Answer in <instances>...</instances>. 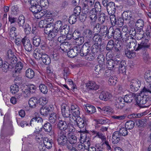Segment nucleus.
Returning a JSON list of instances; mask_svg holds the SVG:
<instances>
[{
    "label": "nucleus",
    "mask_w": 151,
    "mask_h": 151,
    "mask_svg": "<svg viewBox=\"0 0 151 151\" xmlns=\"http://www.w3.org/2000/svg\"><path fill=\"white\" fill-rule=\"evenodd\" d=\"M150 92L145 87H144L139 95L136 97V101L137 103L140 105H143V107H147L149 106L150 104L149 99L147 96L148 93Z\"/></svg>",
    "instance_id": "obj_1"
},
{
    "label": "nucleus",
    "mask_w": 151,
    "mask_h": 151,
    "mask_svg": "<svg viewBox=\"0 0 151 151\" xmlns=\"http://www.w3.org/2000/svg\"><path fill=\"white\" fill-rule=\"evenodd\" d=\"M122 17L123 21L129 24L130 26H133L134 24L135 17L134 14L129 11H124L122 14Z\"/></svg>",
    "instance_id": "obj_2"
},
{
    "label": "nucleus",
    "mask_w": 151,
    "mask_h": 151,
    "mask_svg": "<svg viewBox=\"0 0 151 151\" xmlns=\"http://www.w3.org/2000/svg\"><path fill=\"white\" fill-rule=\"evenodd\" d=\"M66 135V132L65 131H60L59 132L58 138V144L61 146L66 145L68 149H70L71 146L68 143Z\"/></svg>",
    "instance_id": "obj_3"
},
{
    "label": "nucleus",
    "mask_w": 151,
    "mask_h": 151,
    "mask_svg": "<svg viewBox=\"0 0 151 151\" xmlns=\"http://www.w3.org/2000/svg\"><path fill=\"white\" fill-rule=\"evenodd\" d=\"M91 43L85 42L83 45H78L77 46L79 49H78V54L82 56H85L91 50Z\"/></svg>",
    "instance_id": "obj_4"
},
{
    "label": "nucleus",
    "mask_w": 151,
    "mask_h": 151,
    "mask_svg": "<svg viewBox=\"0 0 151 151\" xmlns=\"http://www.w3.org/2000/svg\"><path fill=\"white\" fill-rule=\"evenodd\" d=\"M45 34L48 35V38L50 40L55 39L58 35L59 30L57 28H54L52 27L50 28H45L44 30Z\"/></svg>",
    "instance_id": "obj_5"
},
{
    "label": "nucleus",
    "mask_w": 151,
    "mask_h": 151,
    "mask_svg": "<svg viewBox=\"0 0 151 151\" xmlns=\"http://www.w3.org/2000/svg\"><path fill=\"white\" fill-rule=\"evenodd\" d=\"M141 85V81L137 78L131 80L129 83V87L131 90L133 91H136L139 89Z\"/></svg>",
    "instance_id": "obj_6"
},
{
    "label": "nucleus",
    "mask_w": 151,
    "mask_h": 151,
    "mask_svg": "<svg viewBox=\"0 0 151 151\" xmlns=\"http://www.w3.org/2000/svg\"><path fill=\"white\" fill-rule=\"evenodd\" d=\"M121 32L119 28H117L114 30L112 27H110L109 28V33L110 35L108 37L109 38L113 36L114 38L117 39H121Z\"/></svg>",
    "instance_id": "obj_7"
},
{
    "label": "nucleus",
    "mask_w": 151,
    "mask_h": 151,
    "mask_svg": "<svg viewBox=\"0 0 151 151\" xmlns=\"http://www.w3.org/2000/svg\"><path fill=\"white\" fill-rule=\"evenodd\" d=\"M82 1V12L84 14H87L90 8L94 4V0H83Z\"/></svg>",
    "instance_id": "obj_8"
},
{
    "label": "nucleus",
    "mask_w": 151,
    "mask_h": 151,
    "mask_svg": "<svg viewBox=\"0 0 151 151\" xmlns=\"http://www.w3.org/2000/svg\"><path fill=\"white\" fill-rule=\"evenodd\" d=\"M98 13L94 9H92L90 11L88 17L90 25L91 26H94L96 24L97 18V14Z\"/></svg>",
    "instance_id": "obj_9"
},
{
    "label": "nucleus",
    "mask_w": 151,
    "mask_h": 151,
    "mask_svg": "<svg viewBox=\"0 0 151 151\" xmlns=\"http://www.w3.org/2000/svg\"><path fill=\"white\" fill-rule=\"evenodd\" d=\"M83 35L86 41L85 42L91 43L92 36V32L89 29H85L83 33Z\"/></svg>",
    "instance_id": "obj_10"
},
{
    "label": "nucleus",
    "mask_w": 151,
    "mask_h": 151,
    "mask_svg": "<svg viewBox=\"0 0 151 151\" xmlns=\"http://www.w3.org/2000/svg\"><path fill=\"white\" fill-rule=\"evenodd\" d=\"M90 145V142L88 139H86L83 143L79 144L77 147V148L79 150L83 151L85 149H88Z\"/></svg>",
    "instance_id": "obj_11"
},
{
    "label": "nucleus",
    "mask_w": 151,
    "mask_h": 151,
    "mask_svg": "<svg viewBox=\"0 0 151 151\" xmlns=\"http://www.w3.org/2000/svg\"><path fill=\"white\" fill-rule=\"evenodd\" d=\"M106 5L107 6L106 9L108 14L109 15L114 14L116 11L114 3L111 2L107 4L106 3Z\"/></svg>",
    "instance_id": "obj_12"
},
{
    "label": "nucleus",
    "mask_w": 151,
    "mask_h": 151,
    "mask_svg": "<svg viewBox=\"0 0 151 151\" xmlns=\"http://www.w3.org/2000/svg\"><path fill=\"white\" fill-rule=\"evenodd\" d=\"M22 42L26 51L28 52H30L32 51V46L29 40L23 39Z\"/></svg>",
    "instance_id": "obj_13"
},
{
    "label": "nucleus",
    "mask_w": 151,
    "mask_h": 151,
    "mask_svg": "<svg viewBox=\"0 0 151 151\" xmlns=\"http://www.w3.org/2000/svg\"><path fill=\"white\" fill-rule=\"evenodd\" d=\"M71 123L69 122V120L66 121H63L60 120L59 121L58 124V127L61 131H65L68 128V126L67 123Z\"/></svg>",
    "instance_id": "obj_14"
},
{
    "label": "nucleus",
    "mask_w": 151,
    "mask_h": 151,
    "mask_svg": "<svg viewBox=\"0 0 151 151\" xmlns=\"http://www.w3.org/2000/svg\"><path fill=\"white\" fill-rule=\"evenodd\" d=\"M111 97V94L106 91H102L99 96V98L101 100L105 101L109 100Z\"/></svg>",
    "instance_id": "obj_15"
},
{
    "label": "nucleus",
    "mask_w": 151,
    "mask_h": 151,
    "mask_svg": "<svg viewBox=\"0 0 151 151\" xmlns=\"http://www.w3.org/2000/svg\"><path fill=\"white\" fill-rule=\"evenodd\" d=\"M70 122L74 124L75 125H77L80 128L84 127L85 125L84 120L80 116L77 118L76 120H75L74 122L70 121Z\"/></svg>",
    "instance_id": "obj_16"
},
{
    "label": "nucleus",
    "mask_w": 151,
    "mask_h": 151,
    "mask_svg": "<svg viewBox=\"0 0 151 151\" xmlns=\"http://www.w3.org/2000/svg\"><path fill=\"white\" fill-rule=\"evenodd\" d=\"M145 38L143 40H142V42L140 44H138V45L137 47L136 50H138L143 48H148L149 46V44L148 43L149 40H147V38Z\"/></svg>",
    "instance_id": "obj_17"
},
{
    "label": "nucleus",
    "mask_w": 151,
    "mask_h": 151,
    "mask_svg": "<svg viewBox=\"0 0 151 151\" xmlns=\"http://www.w3.org/2000/svg\"><path fill=\"white\" fill-rule=\"evenodd\" d=\"M77 46L73 47V49H70L67 52V55L69 57L73 58L76 57L78 54V49H79Z\"/></svg>",
    "instance_id": "obj_18"
},
{
    "label": "nucleus",
    "mask_w": 151,
    "mask_h": 151,
    "mask_svg": "<svg viewBox=\"0 0 151 151\" xmlns=\"http://www.w3.org/2000/svg\"><path fill=\"white\" fill-rule=\"evenodd\" d=\"M69 27L66 25H65L59 28L58 30L60 33V34L63 35L66 34L67 37L68 38L70 32H68V29Z\"/></svg>",
    "instance_id": "obj_19"
},
{
    "label": "nucleus",
    "mask_w": 151,
    "mask_h": 151,
    "mask_svg": "<svg viewBox=\"0 0 151 151\" xmlns=\"http://www.w3.org/2000/svg\"><path fill=\"white\" fill-rule=\"evenodd\" d=\"M71 44L70 43L65 42L60 45V51L63 52H67L68 50L70 49L71 47Z\"/></svg>",
    "instance_id": "obj_20"
},
{
    "label": "nucleus",
    "mask_w": 151,
    "mask_h": 151,
    "mask_svg": "<svg viewBox=\"0 0 151 151\" xmlns=\"http://www.w3.org/2000/svg\"><path fill=\"white\" fill-rule=\"evenodd\" d=\"M71 112L72 114H71L70 117L69 118L70 119V121L74 122L75 120H76L77 118L80 116L79 108L76 109Z\"/></svg>",
    "instance_id": "obj_21"
},
{
    "label": "nucleus",
    "mask_w": 151,
    "mask_h": 151,
    "mask_svg": "<svg viewBox=\"0 0 151 151\" xmlns=\"http://www.w3.org/2000/svg\"><path fill=\"white\" fill-rule=\"evenodd\" d=\"M44 144L45 147L47 149H50L52 147L53 144V140L52 139H50L47 137L43 138Z\"/></svg>",
    "instance_id": "obj_22"
},
{
    "label": "nucleus",
    "mask_w": 151,
    "mask_h": 151,
    "mask_svg": "<svg viewBox=\"0 0 151 151\" xmlns=\"http://www.w3.org/2000/svg\"><path fill=\"white\" fill-rule=\"evenodd\" d=\"M105 145L106 147L108 150H111V147L110 146V144L108 141L105 140L103 142H101L100 144H97L96 145V146L98 149H102L103 148V146Z\"/></svg>",
    "instance_id": "obj_23"
},
{
    "label": "nucleus",
    "mask_w": 151,
    "mask_h": 151,
    "mask_svg": "<svg viewBox=\"0 0 151 151\" xmlns=\"http://www.w3.org/2000/svg\"><path fill=\"white\" fill-rule=\"evenodd\" d=\"M86 87L89 90H96L99 88V86L96 85L95 82L89 81L86 84Z\"/></svg>",
    "instance_id": "obj_24"
},
{
    "label": "nucleus",
    "mask_w": 151,
    "mask_h": 151,
    "mask_svg": "<svg viewBox=\"0 0 151 151\" xmlns=\"http://www.w3.org/2000/svg\"><path fill=\"white\" fill-rule=\"evenodd\" d=\"M120 139V135L118 131L115 132L112 134V140L114 144H117L119 141Z\"/></svg>",
    "instance_id": "obj_25"
},
{
    "label": "nucleus",
    "mask_w": 151,
    "mask_h": 151,
    "mask_svg": "<svg viewBox=\"0 0 151 151\" xmlns=\"http://www.w3.org/2000/svg\"><path fill=\"white\" fill-rule=\"evenodd\" d=\"M105 65H102L99 64L96 66L94 70L96 73L97 75H99L103 73L104 70Z\"/></svg>",
    "instance_id": "obj_26"
},
{
    "label": "nucleus",
    "mask_w": 151,
    "mask_h": 151,
    "mask_svg": "<svg viewBox=\"0 0 151 151\" xmlns=\"http://www.w3.org/2000/svg\"><path fill=\"white\" fill-rule=\"evenodd\" d=\"M38 104V100L36 97H32L30 99L29 101V105L30 107L34 108Z\"/></svg>",
    "instance_id": "obj_27"
},
{
    "label": "nucleus",
    "mask_w": 151,
    "mask_h": 151,
    "mask_svg": "<svg viewBox=\"0 0 151 151\" xmlns=\"http://www.w3.org/2000/svg\"><path fill=\"white\" fill-rule=\"evenodd\" d=\"M114 60H107L106 63L108 69L109 70H111L113 68H114L117 65H118V64H116Z\"/></svg>",
    "instance_id": "obj_28"
},
{
    "label": "nucleus",
    "mask_w": 151,
    "mask_h": 151,
    "mask_svg": "<svg viewBox=\"0 0 151 151\" xmlns=\"http://www.w3.org/2000/svg\"><path fill=\"white\" fill-rule=\"evenodd\" d=\"M134 95L132 93H130L126 95L124 97V101L127 103H130L134 99Z\"/></svg>",
    "instance_id": "obj_29"
},
{
    "label": "nucleus",
    "mask_w": 151,
    "mask_h": 151,
    "mask_svg": "<svg viewBox=\"0 0 151 151\" xmlns=\"http://www.w3.org/2000/svg\"><path fill=\"white\" fill-rule=\"evenodd\" d=\"M41 58L43 63L46 65H49L51 63L50 57L47 54L44 53Z\"/></svg>",
    "instance_id": "obj_30"
},
{
    "label": "nucleus",
    "mask_w": 151,
    "mask_h": 151,
    "mask_svg": "<svg viewBox=\"0 0 151 151\" xmlns=\"http://www.w3.org/2000/svg\"><path fill=\"white\" fill-rule=\"evenodd\" d=\"M68 143H69L72 145L75 144L77 141L76 137L74 135L70 134L68 137Z\"/></svg>",
    "instance_id": "obj_31"
},
{
    "label": "nucleus",
    "mask_w": 151,
    "mask_h": 151,
    "mask_svg": "<svg viewBox=\"0 0 151 151\" xmlns=\"http://www.w3.org/2000/svg\"><path fill=\"white\" fill-rule=\"evenodd\" d=\"M85 109L88 113H93L96 111V110L94 106L88 104H86Z\"/></svg>",
    "instance_id": "obj_32"
},
{
    "label": "nucleus",
    "mask_w": 151,
    "mask_h": 151,
    "mask_svg": "<svg viewBox=\"0 0 151 151\" xmlns=\"http://www.w3.org/2000/svg\"><path fill=\"white\" fill-rule=\"evenodd\" d=\"M50 110L49 107L47 106H42L40 109V114L43 115H47L50 112Z\"/></svg>",
    "instance_id": "obj_33"
},
{
    "label": "nucleus",
    "mask_w": 151,
    "mask_h": 151,
    "mask_svg": "<svg viewBox=\"0 0 151 151\" xmlns=\"http://www.w3.org/2000/svg\"><path fill=\"white\" fill-rule=\"evenodd\" d=\"M146 114V112L145 111L142 112L141 113L135 114L133 113L129 115V117L130 118H140Z\"/></svg>",
    "instance_id": "obj_34"
},
{
    "label": "nucleus",
    "mask_w": 151,
    "mask_h": 151,
    "mask_svg": "<svg viewBox=\"0 0 151 151\" xmlns=\"http://www.w3.org/2000/svg\"><path fill=\"white\" fill-rule=\"evenodd\" d=\"M16 29V28L14 27H12L10 29L9 34L10 37L12 38H12L14 39L16 38L17 36V32Z\"/></svg>",
    "instance_id": "obj_35"
},
{
    "label": "nucleus",
    "mask_w": 151,
    "mask_h": 151,
    "mask_svg": "<svg viewBox=\"0 0 151 151\" xmlns=\"http://www.w3.org/2000/svg\"><path fill=\"white\" fill-rule=\"evenodd\" d=\"M23 67V64L21 62H18L16 64L15 68V72L16 73H19Z\"/></svg>",
    "instance_id": "obj_36"
},
{
    "label": "nucleus",
    "mask_w": 151,
    "mask_h": 151,
    "mask_svg": "<svg viewBox=\"0 0 151 151\" xmlns=\"http://www.w3.org/2000/svg\"><path fill=\"white\" fill-rule=\"evenodd\" d=\"M135 25L137 28L141 30L143 27L144 22L142 19H139L136 21Z\"/></svg>",
    "instance_id": "obj_37"
},
{
    "label": "nucleus",
    "mask_w": 151,
    "mask_h": 151,
    "mask_svg": "<svg viewBox=\"0 0 151 151\" xmlns=\"http://www.w3.org/2000/svg\"><path fill=\"white\" fill-rule=\"evenodd\" d=\"M42 7L39 4L36 5H33L31 6L29 8V10L31 11L33 13L37 12L42 10Z\"/></svg>",
    "instance_id": "obj_38"
},
{
    "label": "nucleus",
    "mask_w": 151,
    "mask_h": 151,
    "mask_svg": "<svg viewBox=\"0 0 151 151\" xmlns=\"http://www.w3.org/2000/svg\"><path fill=\"white\" fill-rule=\"evenodd\" d=\"M125 55L129 58H134L135 56V52H134L132 50L127 49L125 50Z\"/></svg>",
    "instance_id": "obj_39"
},
{
    "label": "nucleus",
    "mask_w": 151,
    "mask_h": 151,
    "mask_svg": "<svg viewBox=\"0 0 151 151\" xmlns=\"http://www.w3.org/2000/svg\"><path fill=\"white\" fill-rule=\"evenodd\" d=\"M25 21V18L24 16L21 15L17 19V22L19 27L23 26Z\"/></svg>",
    "instance_id": "obj_40"
},
{
    "label": "nucleus",
    "mask_w": 151,
    "mask_h": 151,
    "mask_svg": "<svg viewBox=\"0 0 151 151\" xmlns=\"http://www.w3.org/2000/svg\"><path fill=\"white\" fill-rule=\"evenodd\" d=\"M98 108L106 115H109L111 111V107L108 106H104L102 108L100 107H99Z\"/></svg>",
    "instance_id": "obj_41"
},
{
    "label": "nucleus",
    "mask_w": 151,
    "mask_h": 151,
    "mask_svg": "<svg viewBox=\"0 0 151 151\" xmlns=\"http://www.w3.org/2000/svg\"><path fill=\"white\" fill-rule=\"evenodd\" d=\"M136 40L133 39H132L131 41H130L129 43L128 44V46L129 48H133V49L132 50H135V51H137V50H136V49L137 48V47H136Z\"/></svg>",
    "instance_id": "obj_42"
},
{
    "label": "nucleus",
    "mask_w": 151,
    "mask_h": 151,
    "mask_svg": "<svg viewBox=\"0 0 151 151\" xmlns=\"http://www.w3.org/2000/svg\"><path fill=\"white\" fill-rule=\"evenodd\" d=\"M46 23L47 27L45 28H49L52 27V25L53 23H52L54 21V19L53 18L50 17L44 19Z\"/></svg>",
    "instance_id": "obj_43"
},
{
    "label": "nucleus",
    "mask_w": 151,
    "mask_h": 151,
    "mask_svg": "<svg viewBox=\"0 0 151 151\" xmlns=\"http://www.w3.org/2000/svg\"><path fill=\"white\" fill-rule=\"evenodd\" d=\"M26 76L29 78H32L35 76L34 72L32 69H28L26 71Z\"/></svg>",
    "instance_id": "obj_44"
},
{
    "label": "nucleus",
    "mask_w": 151,
    "mask_h": 151,
    "mask_svg": "<svg viewBox=\"0 0 151 151\" xmlns=\"http://www.w3.org/2000/svg\"><path fill=\"white\" fill-rule=\"evenodd\" d=\"M45 13L43 9H42L40 11H39L37 12L33 13V15L35 18L40 19L44 16Z\"/></svg>",
    "instance_id": "obj_45"
},
{
    "label": "nucleus",
    "mask_w": 151,
    "mask_h": 151,
    "mask_svg": "<svg viewBox=\"0 0 151 151\" xmlns=\"http://www.w3.org/2000/svg\"><path fill=\"white\" fill-rule=\"evenodd\" d=\"M43 54L40 50L36 49L34 51L33 56L36 59H40L41 58Z\"/></svg>",
    "instance_id": "obj_46"
},
{
    "label": "nucleus",
    "mask_w": 151,
    "mask_h": 151,
    "mask_svg": "<svg viewBox=\"0 0 151 151\" xmlns=\"http://www.w3.org/2000/svg\"><path fill=\"white\" fill-rule=\"evenodd\" d=\"M145 35V38H147V40H149L151 37V27L150 26H147Z\"/></svg>",
    "instance_id": "obj_47"
},
{
    "label": "nucleus",
    "mask_w": 151,
    "mask_h": 151,
    "mask_svg": "<svg viewBox=\"0 0 151 151\" xmlns=\"http://www.w3.org/2000/svg\"><path fill=\"white\" fill-rule=\"evenodd\" d=\"M57 119V114L55 113H53L50 116L49 120V121L51 123L54 124L55 123Z\"/></svg>",
    "instance_id": "obj_48"
},
{
    "label": "nucleus",
    "mask_w": 151,
    "mask_h": 151,
    "mask_svg": "<svg viewBox=\"0 0 151 151\" xmlns=\"http://www.w3.org/2000/svg\"><path fill=\"white\" fill-rule=\"evenodd\" d=\"M117 78L115 77L111 76L108 80V83L111 86H115L117 83Z\"/></svg>",
    "instance_id": "obj_49"
},
{
    "label": "nucleus",
    "mask_w": 151,
    "mask_h": 151,
    "mask_svg": "<svg viewBox=\"0 0 151 151\" xmlns=\"http://www.w3.org/2000/svg\"><path fill=\"white\" fill-rule=\"evenodd\" d=\"M41 41V39L39 36H35L33 37V43L34 45L36 46H38Z\"/></svg>",
    "instance_id": "obj_50"
},
{
    "label": "nucleus",
    "mask_w": 151,
    "mask_h": 151,
    "mask_svg": "<svg viewBox=\"0 0 151 151\" xmlns=\"http://www.w3.org/2000/svg\"><path fill=\"white\" fill-rule=\"evenodd\" d=\"M69 35L70 36V37H68V38H71V37H73L75 40L80 36L81 33L79 31L75 30L72 35H71V34H70Z\"/></svg>",
    "instance_id": "obj_51"
},
{
    "label": "nucleus",
    "mask_w": 151,
    "mask_h": 151,
    "mask_svg": "<svg viewBox=\"0 0 151 151\" xmlns=\"http://www.w3.org/2000/svg\"><path fill=\"white\" fill-rule=\"evenodd\" d=\"M134 122L132 121H130L126 122L125 124V128L129 129H132L134 127Z\"/></svg>",
    "instance_id": "obj_52"
},
{
    "label": "nucleus",
    "mask_w": 151,
    "mask_h": 151,
    "mask_svg": "<svg viewBox=\"0 0 151 151\" xmlns=\"http://www.w3.org/2000/svg\"><path fill=\"white\" fill-rule=\"evenodd\" d=\"M10 89L11 92L13 94H14L18 91L19 88L18 85L14 84L10 86Z\"/></svg>",
    "instance_id": "obj_53"
},
{
    "label": "nucleus",
    "mask_w": 151,
    "mask_h": 151,
    "mask_svg": "<svg viewBox=\"0 0 151 151\" xmlns=\"http://www.w3.org/2000/svg\"><path fill=\"white\" fill-rule=\"evenodd\" d=\"M39 89L40 91L44 94H46L48 92L47 86L43 84H40L39 86Z\"/></svg>",
    "instance_id": "obj_54"
},
{
    "label": "nucleus",
    "mask_w": 151,
    "mask_h": 151,
    "mask_svg": "<svg viewBox=\"0 0 151 151\" xmlns=\"http://www.w3.org/2000/svg\"><path fill=\"white\" fill-rule=\"evenodd\" d=\"M43 127L44 130L47 132H50L52 129V126L49 122H47L45 124Z\"/></svg>",
    "instance_id": "obj_55"
},
{
    "label": "nucleus",
    "mask_w": 151,
    "mask_h": 151,
    "mask_svg": "<svg viewBox=\"0 0 151 151\" xmlns=\"http://www.w3.org/2000/svg\"><path fill=\"white\" fill-rule=\"evenodd\" d=\"M95 53L93 52H92L91 50L90 52L87 53V55H86V60H93L95 58Z\"/></svg>",
    "instance_id": "obj_56"
},
{
    "label": "nucleus",
    "mask_w": 151,
    "mask_h": 151,
    "mask_svg": "<svg viewBox=\"0 0 151 151\" xmlns=\"http://www.w3.org/2000/svg\"><path fill=\"white\" fill-rule=\"evenodd\" d=\"M70 112V110H68V111H65L63 112H61L63 116L65 118V120L67 121L69 120V122H70V119L69 118H70L71 115Z\"/></svg>",
    "instance_id": "obj_57"
},
{
    "label": "nucleus",
    "mask_w": 151,
    "mask_h": 151,
    "mask_svg": "<svg viewBox=\"0 0 151 151\" xmlns=\"http://www.w3.org/2000/svg\"><path fill=\"white\" fill-rule=\"evenodd\" d=\"M95 121L97 124H102L108 123L109 122V120L106 119H100L94 120Z\"/></svg>",
    "instance_id": "obj_58"
},
{
    "label": "nucleus",
    "mask_w": 151,
    "mask_h": 151,
    "mask_svg": "<svg viewBox=\"0 0 151 151\" xmlns=\"http://www.w3.org/2000/svg\"><path fill=\"white\" fill-rule=\"evenodd\" d=\"M77 18L78 16L74 14H73L70 17L69 19V22L70 24H73L76 22Z\"/></svg>",
    "instance_id": "obj_59"
},
{
    "label": "nucleus",
    "mask_w": 151,
    "mask_h": 151,
    "mask_svg": "<svg viewBox=\"0 0 151 151\" xmlns=\"http://www.w3.org/2000/svg\"><path fill=\"white\" fill-rule=\"evenodd\" d=\"M97 60L99 64L105 65V57L103 54H101L99 55L97 58Z\"/></svg>",
    "instance_id": "obj_60"
},
{
    "label": "nucleus",
    "mask_w": 151,
    "mask_h": 151,
    "mask_svg": "<svg viewBox=\"0 0 151 151\" xmlns=\"http://www.w3.org/2000/svg\"><path fill=\"white\" fill-rule=\"evenodd\" d=\"M100 46L98 43H95L92 46V52L94 53H97L99 50Z\"/></svg>",
    "instance_id": "obj_61"
},
{
    "label": "nucleus",
    "mask_w": 151,
    "mask_h": 151,
    "mask_svg": "<svg viewBox=\"0 0 151 151\" xmlns=\"http://www.w3.org/2000/svg\"><path fill=\"white\" fill-rule=\"evenodd\" d=\"M63 26V23L60 20H58L56 21L55 23H54L52 25V27L55 28H57V29H58V28H60L61 27Z\"/></svg>",
    "instance_id": "obj_62"
},
{
    "label": "nucleus",
    "mask_w": 151,
    "mask_h": 151,
    "mask_svg": "<svg viewBox=\"0 0 151 151\" xmlns=\"http://www.w3.org/2000/svg\"><path fill=\"white\" fill-rule=\"evenodd\" d=\"M144 77L147 82H151V71L149 70L146 72Z\"/></svg>",
    "instance_id": "obj_63"
},
{
    "label": "nucleus",
    "mask_w": 151,
    "mask_h": 151,
    "mask_svg": "<svg viewBox=\"0 0 151 151\" xmlns=\"http://www.w3.org/2000/svg\"><path fill=\"white\" fill-rule=\"evenodd\" d=\"M38 104L40 105H43L46 104L48 101L47 99L45 97H42L38 100Z\"/></svg>",
    "instance_id": "obj_64"
}]
</instances>
